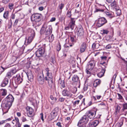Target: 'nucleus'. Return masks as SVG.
Returning <instances> with one entry per match:
<instances>
[{
  "label": "nucleus",
  "instance_id": "obj_1",
  "mask_svg": "<svg viewBox=\"0 0 127 127\" xmlns=\"http://www.w3.org/2000/svg\"><path fill=\"white\" fill-rule=\"evenodd\" d=\"M14 98L12 95L9 94L5 98V102H2V105L4 109H5L6 111L4 112V113H6L8 112L9 109L12 105V103L14 101Z\"/></svg>",
  "mask_w": 127,
  "mask_h": 127
},
{
  "label": "nucleus",
  "instance_id": "obj_2",
  "mask_svg": "<svg viewBox=\"0 0 127 127\" xmlns=\"http://www.w3.org/2000/svg\"><path fill=\"white\" fill-rule=\"evenodd\" d=\"M52 28L51 25H49L47 27L45 26H43L40 31L41 34L44 33L46 35L50 34L52 33Z\"/></svg>",
  "mask_w": 127,
  "mask_h": 127
},
{
  "label": "nucleus",
  "instance_id": "obj_3",
  "mask_svg": "<svg viewBox=\"0 0 127 127\" xmlns=\"http://www.w3.org/2000/svg\"><path fill=\"white\" fill-rule=\"evenodd\" d=\"M45 44H44L40 48H38L35 52L36 56L38 57L42 56L45 52Z\"/></svg>",
  "mask_w": 127,
  "mask_h": 127
},
{
  "label": "nucleus",
  "instance_id": "obj_4",
  "mask_svg": "<svg viewBox=\"0 0 127 127\" xmlns=\"http://www.w3.org/2000/svg\"><path fill=\"white\" fill-rule=\"evenodd\" d=\"M88 117L86 115L84 116L79 121L77 125L79 127L85 125L89 121Z\"/></svg>",
  "mask_w": 127,
  "mask_h": 127
},
{
  "label": "nucleus",
  "instance_id": "obj_5",
  "mask_svg": "<svg viewBox=\"0 0 127 127\" xmlns=\"http://www.w3.org/2000/svg\"><path fill=\"white\" fill-rule=\"evenodd\" d=\"M107 22V21L104 17L99 18L96 24V26L98 27H100Z\"/></svg>",
  "mask_w": 127,
  "mask_h": 127
},
{
  "label": "nucleus",
  "instance_id": "obj_6",
  "mask_svg": "<svg viewBox=\"0 0 127 127\" xmlns=\"http://www.w3.org/2000/svg\"><path fill=\"white\" fill-rule=\"evenodd\" d=\"M97 110L96 109H94L90 110L87 112V117L90 119L93 118L95 117Z\"/></svg>",
  "mask_w": 127,
  "mask_h": 127
},
{
  "label": "nucleus",
  "instance_id": "obj_7",
  "mask_svg": "<svg viewBox=\"0 0 127 127\" xmlns=\"http://www.w3.org/2000/svg\"><path fill=\"white\" fill-rule=\"evenodd\" d=\"M37 79L38 81L40 84L42 85L44 84V79L43 71L42 73H40L38 74L37 76Z\"/></svg>",
  "mask_w": 127,
  "mask_h": 127
},
{
  "label": "nucleus",
  "instance_id": "obj_8",
  "mask_svg": "<svg viewBox=\"0 0 127 127\" xmlns=\"http://www.w3.org/2000/svg\"><path fill=\"white\" fill-rule=\"evenodd\" d=\"M41 14L36 13L33 14L31 17V20L33 21H40L41 20Z\"/></svg>",
  "mask_w": 127,
  "mask_h": 127
},
{
  "label": "nucleus",
  "instance_id": "obj_9",
  "mask_svg": "<svg viewBox=\"0 0 127 127\" xmlns=\"http://www.w3.org/2000/svg\"><path fill=\"white\" fill-rule=\"evenodd\" d=\"M27 111V115L29 117H32L34 115L33 114V109L31 107L27 106L26 108Z\"/></svg>",
  "mask_w": 127,
  "mask_h": 127
},
{
  "label": "nucleus",
  "instance_id": "obj_10",
  "mask_svg": "<svg viewBox=\"0 0 127 127\" xmlns=\"http://www.w3.org/2000/svg\"><path fill=\"white\" fill-rule=\"evenodd\" d=\"M31 33L30 36L28 37L27 39H26L25 42L27 41V44L30 43L32 41L35 35V33L34 30L31 31Z\"/></svg>",
  "mask_w": 127,
  "mask_h": 127
},
{
  "label": "nucleus",
  "instance_id": "obj_11",
  "mask_svg": "<svg viewBox=\"0 0 127 127\" xmlns=\"http://www.w3.org/2000/svg\"><path fill=\"white\" fill-rule=\"evenodd\" d=\"M59 110V108L58 107L55 108L51 112L50 114L52 117L53 119L56 117L57 115Z\"/></svg>",
  "mask_w": 127,
  "mask_h": 127
},
{
  "label": "nucleus",
  "instance_id": "obj_12",
  "mask_svg": "<svg viewBox=\"0 0 127 127\" xmlns=\"http://www.w3.org/2000/svg\"><path fill=\"white\" fill-rule=\"evenodd\" d=\"M99 122L98 120H95L90 122L88 125V127H95L98 124Z\"/></svg>",
  "mask_w": 127,
  "mask_h": 127
},
{
  "label": "nucleus",
  "instance_id": "obj_13",
  "mask_svg": "<svg viewBox=\"0 0 127 127\" xmlns=\"http://www.w3.org/2000/svg\"><path fill=\"white\" fill-rule=\"evenodd\" d=\"M70 19L71 20L69 24V26L70 27L71 29L72 30H73L75 25V20L77 19L72 18L71 17Z\"/></svg>",
  "mask_w": 127,
  "mask_h": 127
},
{
  "label": "nucleus",
  "instance_id": "obj_14",
  "mask_svg": "<svg viewBox=\"0 0 127 127\" xmlns=\"http://www.w3.org/2000/svg\"><path fill=\"white\" fill-rule=\"evenodd\" d=\"M95 65V64L93 61H92L89 62V63L86 66V68L88 70H91L94 68Z\"/></svg>",
  "mask_w": 127,
  "mask_h": 127
},
{
  "label": "nucleus",
  "instance_id": "obj_15",
  "mask_svg": "<svg viewBox=\"0 0 127 127\" xmlns=\"http://www.w3.org/2000/svg\"><path fill=\"white\" fill-rule=\"evenodd\" d=\"M86 43V42H84L81 44L80 49V51L81 53H83L85 51L87 47Z\"/></svg>",
  "mask_w": 127,
  "mask_h": 127
},
{
  "label": "nucleus",
  "instance_id": "obj_16",
  "mask_svg": "<svg viewBox=\"0 0 127 127\" xmlns=\"http://www.w3.org/2000/svg\"><path fill=\"white\" fill-rule=\"evenodd\" d=\"M77 33L78 36H83L84 34V31L82 27L80 26L78 27L77 29Z\"/></svg>",
  "mask_w": 127,
  "mask_h": 127
},
{
  "label": "nucleus",
  "instance_id": "obj_17",
  "mask_svg": "<svg viewBox=\"0 0 127 127\" xmlns=\"http://www.w3.org/2000/svg\"><path fill=\"white\" fill-rule=\"evenodd\" d=\"M106 67V66H103V67H102V69L101 71L97 74V75L98 77L100 78L103 76L106 70L105 68Z\"/></svg>",
  "mask_w": 127,
  "mask_h": 127
},
{
  "label": "nucleus",
  "instance_id": "obj_18",
  "mask_svg": "<svg viewBox=\"0 0 127 127\" xmlns=\"http://www.w3.org/2000/svg\"><path fill=\"white\" fill-rule=\"evenodd\" d=\"M15 80L16 83L17 84H19L21 83L23 81V79L22 77H21L20 75H19L17 76Z\"/></svg>",
  "mask_w": 127,
  "mask_h": 127
},
{
  "label": "nucleus",
  "instance_id": "obj_19",
  "mask_svg": "<svg viewBox=\"0 0 127 127\" xmlns=\"http://www.w3.org/2000/svg\"><path fill=\"white\" fill-rule=\"evenodd\" d=\"M62 93L63 95L64 96L71 97L72 95L70 92L65 90H64L62 91Z\"/></svg>",
  "mask_w": 127,
  "mask_h": 127
},
{
  "label": "nucleus",
  "instance_id": "obj_20",
  "mask_svg": "<svg viewBox=\"0 0 127 127\" xmlns=\"http://www.w3.org/2000/svg\"><path fill=\"white\" fill-rule=\"evenodd\" d=\"M50 80H49L48 82V83L49 87L51 88H54L55 87V84L53 81V77L50 78Z\"/></svg>",
  "mask_w": 127,
  "mask_h": 127
},
{
  "label": "nucleus",
  "instance_id": "obj_21",
  "mask_svg": "<svg viewBox=\"0 0 127 127\" xmlns=\"http://www.w3.org/2000/svg\"><path fill=\"white\" fill-rule=\"evenodd\" d=\"M111 7L113 9H118V5L117 4V2L115 0H114L110 4Z\"/></svg>",
  "mask_w": 127,
  "mask_h": 127
},
{
  "label": "nucleus",
  "instance_id": "obj_22",
  "mask_svg": "<svg viewBox=\"0 0 127 127\" xmlns=\"http://www.w3.org/2000/svg\"><path fill=\"white\" fill-rule=\"evenodd\" d=\"M77 39L76 35H72L70 36V40L72 42V44L69 45L71 47L74 44V43L76 42Z\"/></svg>",
  "mask_w": 127,
  "mask_h": 127
},
{
  "label": "nucleus",
  "instance_id": "obj_23",
  "mask_svg": "<svg viewBox=\"0 0 127 127\" xmlns=\"http://www.w3.org/2000/svg\"><path fill=\"white\" fill-rule=\"evenodd\" d=\"M8 79L5 78L2 81L1 84V86L2 87H4L7 85L8 83Z\"/></svg>",
  "mask_w": 127,
  "mask_h": 127
},
{
  "label": "nucleus",
  "instance_id": "obj_24",
  "mask_svg": "<svg viewBox=\"0 0 127 127\" xmlns=\"http://www.w3.org/2000/svg\"><path fill=\"white\" fill-rule=\"evenodd\" d=\"M45 70L47 72L46 73L47 76L49 78H52V73L50 72V70L49 68L48 67L46 68L45 69Z\"/></svg>",
  "mask_w": 127,
  "mask_h": 127
},
{
  "label": "nucleus",
  "instance_id": "obj_25",
  "mask_svg": "<svg viewBox=\"0 0 127 127\" xmlns=\"http://www.w3.org/2000/svg\"><path fill=\"white\" fill-rule=\"evenodd\" d=\"M27 77L29 80L31 81L32 80L33 78V76L31 71L28 72L26 73Z\"/></svg>",
  "mask_w": 127,
  "mask_h": 127
},
{
  "label": "nucleus",
  "instance_id": "obj_26",
  "mask_svg": "<svg viewBox=\"0 0 127 127\" xmlns=\"http://www.w3.org/2000/svg\"><path fill=\"white\" fill-rule=\"evenodd\" d=\"M101 80L99 79H96L95 80L93 84V86L95 88L96 87L98 86L99 85L100 83Z\"/></svg>",
  "mask_w": 127,
  "mask_h": 127
},
{
  "label": "nucleus",
  "instance_id": "obj_27",
  "mask_svg": "<svg viewBox=\"0 0 127 127\" xmlns=\"http://www.w3.org/2000/svg\"><path fill=\"white\" fill-rule=\"evenodd\" d=\"M104 12L106 14V17H108L110 19L114 17L111 12L105 11Z\"/></svg>",
  "mask_w": 127,
  "mask_h": 127
},
{
  "label": "nucleus",
  "instance_id": "obj_28",
  "mask_svg": "<svg viewBox=\"0 0 127 127\" xmlns=\"http://www.w3.org/2000/svg\"><path fill=\"white\" fill-rule=\"evenodd\" d=\"M72 80L74 82H78L79 83H80V81L79 80V77L77 75H74L72 78Z\"/></svg>",
  "mask_w": 127,
  "mask_h": 127
},
{
  "label": "nucleus",
  "instance_id": "obj_29",
  "mask_svg": "<svg viewBox=\"0 0 127 127\" xmlns=\"http://www.w3.org/2000/svg\"><path fill=\"white\" fill-rule=\"evenodd\" d=\"M124 118H125L126 120L127 119L125 117H123L122 118H121V122L117 123L115 127H121L123 124Z\"/></svg>",
  "mask_w": 127,
  "mask_h": 127
},
{
  "label": "nucleus",
  "instance_id": "obj_30",
  "mask_svg": "<svg viewBox=\"0 0 127 127\" xmlns=\"http://www.w3.org/2000/svg\"><path fill=\"white\" fill-rule=\"evenodd\" d=\"M121 108L120 106L118 105H117L115 107V111L114 112V114L115 115H117L119 113Z\"/></svg>",
  "mask_w": 127,
  "mask_h": 127
},
{
  "label": "nucleus",
  "instance_id": "obj_31",
  "mask_svg": "<svg viewBox=\"0 0 127 127\" xmlns=\"http://www.w3.org/2000/svg\"><path fill=\"white\" fill-rule=\"evenodd\" d=\"M40 21H33V26L35 27H38L41 24V23L39 22Z\"/></svg>",
  "mask_w": 127,
  "mask_h": 127
},
{
  "label": "nucleus",
  "instance_id": "obj_32",
  "mask_svg": "<svg viewBox=\"0 0 127 127\" xmlns=\"http://www.w3.org/2000/svg\"><path fill=\"white\" fill-rule=\"evenodd\" d=\"M122 109L121 110L122 111H125V110L127 109V103H125L122 104Z\"/></svg>",
  "mask_w": 127,
  "mask_h": 127
},
{
  "label": "nucleus",
  "instance_id": "obj_33",
  "mask_svg": "<svg viewBox=\"0 0 127 127\" xmlns=\"http://www.w3.org/2000/svg\"><path fill=\"white\" fill-rule=\"evenodd\" d=\"M9 12L7 11H5L3 15V18L5 19H7L8 18V16L9 15Z\"/></svg>",
  "mask_w": 127,
  "mask_h": 127
},
{
  "label": "nucleus",
  "instance_id": "obj_34",
  "mask_svg": "<svg viewBox=\"0 0 127 127\" xmlns=\"http://www.w3.org/2000/svg\"><path fill=\"white\" fill-rule=\"evenodd\" d=\"M116 11V14L117 16H119L121 14V10L120 9L119 7H118V9H115Z\"/></svg>",
  "mask_w": 127,
  "mask_h": 127
},
{
  "label": "nucleus",
  "instance_id": "obj_35",
  "mask_svg": "<svg viewBox=\"0 0 127 127\" xmlns=\"http://www.w3.org/2000/svg\"><path fill=\"white\" fill-rule=\"evenodd\" d=\"M72 15L71 13V10L70 9H69L67 12L66 16L68 17L71 18Z\"/></svg>",
  "mask_w": 127,
  "mask_h": 127
},
{
  "label": "nucleus",
  "instance_id": "obj_36",
  "mask_svg": "<svg viewBox=\"0 0 127 127\" xmlns=\"http://www.w3.org/2000/svg\"><path fill=\"white\" fill-rule=\"evenodd\" d=\"M59 82L61 85V86L63 88H64L65 87L64 84V80H60Z\"/></svg>",
  "mask_w": 127,
  "mask_h": 127
},
{
  "label": "nucleus",
  "instance_id": "obj_37",
  "mask_svg": "<svg viewBox=\"0 0 127 127\" xmlns=\"http://www.w3.org/2000/svg\"><path fill=\"white\" fill-rule=\"evenodd\" d=\"M2 92L1 94V95L2 96H4L6 95L7 94V91L5 89H3L2 90Z\"/></svg>",
  "mask_w": 127,
  "mask_h": 127
},
{
  "label": "nucleus",
  "instance_id": "obj_38",
  "mask_svg": "<svg viewBox=\"0 0 127 127\" xmlns=\"http://www.w3.org/2000/svg\"><path fill=\"white\" fill-rule=\"evenodd\" d=\"M54 39V36L53 34H52L49 37V40L50 41H52Z\"/></svg>",
  "mask_w": 127,
  "mask_h": 127
},
{
  "label": "nucleus",
  "instance_id": "obj_39",
  "mask_svg": "<svg viewBox=\"0 0 127 127\" xmlns=\"http://www.w3.org/2000/svg\"><path fill=\"white\" fill-rule=\"evenodd\" d=\"M17 71L16 69L15 68H13L10 71L12 75L15 74Z\"/></svg>",
  "mask_w": 127,
  "mask_h": 127
},
{
  "label": "nucleus",
  "instance_id": "obj_40",
  "mask_svg": "<svg viewBox=\"0 0 127 127\" xmlns=\"http://www.w3.org/2000/svg\"><path fill=\"white\" fill-rule=\"evenodd\" d=\"M61 46L60 43H59L57 45L56 49L57 51H59L61 49Z\"/></svg>",
  "mask_w": 127,
  "mask_h": 127
},
{
  "label": "nucleus",
  "instance_id": "obj_41",
  "mask_svg": "<svg viewBox=\"0 0 127 127\" xmlns=\"http://www.w3.org/2000/svg\"><path fill=\"white\" fill-rule=\"evenodd\" d=\"M20 19H16L15 20L14 22V24L13 25V26H16L17 25V24L18 23V22L19 21V20Z\"/></svg>",
  "mask_w": 127,
  "mask_h": 127
},
{
  "label": "nucleus",
  "instance_id": "obj_42",
  "mask_svg": "<svg viewBox=\"0 0 127 127\" xmlns=\"http://www.w3.org/2000/svg\"><path fill=\"white\" fill-rule=\"evenodd\" d=\"M101 62H105V61H106L107 57L106 56H101Z\"/></svg>",
  "mask_w": 127,
  "mask_h": 127
},
{
  "label": "nucleus",
  "instance_id": "obj_43",
  "mask_svg": "<svg viewBox=\"0 0 127 127\" xmlns=\"http://www.w3.org/2000/svg\"><path fill=\"white\" fill-rule=\"evenodd\" d=\"M21 120L23 122H24L27 121V120L26 118L24 116H22L21 118Z\"/></svg>",
  "mask_w": 127,
  "mask_h": 127
},
{
  "label": "nucleus",
  "instance_id": "obj_44",
  "mask_svg": "<svg viewBox=\"0 0 127 127\" xmlns=\"http://www.w3.org/2000/svg\"><path fill=\"white\" fill-rule=\"evenodd\" d=\"M117 94L118 96V99L119 100H124V99L122 96L119 93H117Z\"/></svg>",
  "mask_w": 127,
  "mask_h": 127
},
{
  "label": "nucleus",
  "instance_id": "obj_45",
  "mask_svg": "<svg viewBox=\"0 0 127 127\" xmlns=\"http://www.w3.org/2000/svg\"><path fill=\"white\" fill-rule=\"evenodd\" d=\"M87 107H88L91 105L92 104V100H88L87 101Z\"/></svg>",
  "mask_w": 127,
  "mask_h": 127
},
{
  "label": "nucleus",
  "instance_id": "obj_46",
  "mask_svg": "<svg viewBox=\"0 0 127 127\" xmlns=\"http://www.w3.org/2000/svg\"><path fill=\"white\" fill-rule=\"evenodd\" d=\"M64 4L61 3L59 5L58 7L59 9L62 10V9L64 8Z\"/></svg>",
  "mask_w": 127,
  "mask_h": 127
},
{
  "label": "nucleus",
  "instance_id": "obj_47",
  "mask_svg": "<svg viewBox=\"0 0 127 127\" xmlns=\"http://www.w3.org/2000/svg\"><path fill=\"white\" fill-rule=\"evenodd\" d=\"M101 32H102L103 34H107L109 32L106 30H103L101 31Z\"/></svg>",
  "mask_w": 127,
  "mask_h": 127
},
{
  "label": "nucleus",
  "instance_id": "obj_48",
  "mask_svg": "<svg viewBox=\"0 0 127 127\" xmlns=\"http://www.w3.org/2000/svg\"><path fill=\"white\" fill-rule=\"evenodd\" d=\"M98 45V44H95L94 43L93 44L92 47L94 49L97 48L98 47H96V46H97Z\"/></svg>",
  "mask_w": 127,
  "mask_h": 127
},
{
  "label": "nucleus",
  "instance_id": "obj_49",
  "mask_svg": "<svg viewBox=\"0 0 127 127\" xmlns=\"http://www.w3.org/2000/svg\"><path fill=\"white\" fill-rule=\"evenodd\" d=\"M104 10L103 9H96L95 10V12H103Z\"/></svg>",
  "mask_w": 127,
  "mask_h": 127
},
{
  "label": "nucleus",
  "instance_id": "obj_50",
  "mask_svg": "<svg viewBox=\"0 0 127 127\" xmlns=\"http://www.w3.org/2000/svg\"><path fill=\"white\" fill-rule=\"evenodd\" d=\"M6 122V120H2L0 122V125L1 126L3 125Z\"/></svg>",
  "mask_w": 127,
  "mask_h": 127
},
{
  "label": "nucleus",
  "instance_id": "obj_51",
  "mask_svg": "<svg viewBox=\"0 0 127 127\" xmlns=\"http://www.w3.org/2000/svg\"><path fill=\"white\" fill-rule=\"evenodd\" d=\"M12 75L11 73L10 72H8L6 76L8 78H10L11 77Z\"/></svg>",
  "mask_w": 127,
  "mask_h": 127
},
{
  "label": "nucleus",
  "instance_id": "obj_52",
  "mask_svg": "<svg viewBox=\"0 0 127 127\" xmlns=\"http://www.w3.org/2000/svg\"><path fill=\"white\" fill-rule=\"evenodd\" d=\"M13 4L12 3H9L8 5L9 8L11 10L13 8Z\"/></svg>",
  "mask_w": 127,
  "mask_h": 127
},
{
  "label": "nucleus",
  "instance_id": "obj_53",
  "mask_svg": "<svg viewBox=\"0 0 127 127\" xmlns=\"http://www.w3.org/2000/svg\"><path fill=\"white\" fill-rule=\"evenodd\" d=\"M80 100H79L75 101L73 103V104L74 105L76 106V104H78Z\"/></svg>",
  "mask_w": 127,
  "mask_h": 127
},
{
  "label": "nucleus",
  "instance_id": "obj_54",
  "mask_svg": "<svg viewBox=\"0 0 127 127\" xmlns=\"http://www.w3.org/2000/svg\"><path fill=\"white\" fill-rule=\"evenodd\" d=\"M15 14H12L11 16V19L10 20H11V19H12L13 20L14 19H15Z\"/></svg>",
  "mask_w": 127,
  "mask_h": 127
},
{
  "label": "nucleus",
  "instance_id": "obj_55",
  "mask_svg": "<svg viewBox=\"0 0 127 127\" xmlns=\"http://www.w3.org/2000/svg\"><path fill=\"white\" fill-rule=\"evenodd\" d=\"M21 124L19 122L16 123L15 125V126L16 127H21Z\"/></svg>",
  "mask_w": 127,
  "mask_h": 127
},
{
  "label": "nucleus",
  "instance_id": "obj_56",
  "mask_svg": "<svg viewBox=\"0 0 127 127\" xmlns=\"http://www.w3.org/2000/svg\"><path fill=\"white\" fill-rule=\"evenodd\" d=\"M91 70H88L87 69V68L86 69V72L88 74H91Z\"/></svg>",
  "mask_w": 127,
  "mask_h": 127
},
{
  "label": "nucleus",
  "instance_id": "obj_57",
  "mask_svg": "<svg viewBox=\"0 0 127 127\" xmlns=\"http://www.w3.org/2000/svg\"><path fill=\"white\" fill-rule=\"evenodd\" d=\"M4 127H12V126L9 123H7L6 124Z\"/></svg>",
  "mask_w": 127,
  "mask_h": 127
},
{
  "label": "nucleus",
  "instance_id": "obj_58",
  "mask_svg": "<svg viewBox=\"0 0 127 127\" xmlns=\"http://www.w3.org/2000/svg\"><path fill=\"white\" fill-rule=\"evenodd\" d=\"M15 120L16 121V123L19 122V119L17 117H15Z\"/></svg>",
  "mask_w": 127,
  "mask_h": 127
},
{
  "label": "nucleus",
  "instance_id": "obj_59",
  "mask_svg": "<svg viewBox=\"0 0 127 127\" xmlns=\"http://www.w3.org/2000/svg\"><path fill=\"white\" fill-rule=\"evenodd\" d=\"M50 60L51 62L53 64L54 63V57H51L50 59Z\"/></svg>",
  "mask_w": 127,
  "mask_h": 127
},
{
  "label": "nucleus",
  "instance_id": "obj_60",
  "mask_svg": "<svg viewBox=\"0 0 127 127\" xmlns=\"http://www.w3.org/2000/svg\"><path fill=\"white\" fill-rule=\"evenodd\" d=\"M40 115L41 116V119L42 120V121H43V122H44V119L43 118V114L42 113H41L40 114Z\"/></svg>",
  "mask_w": 127,
  "mask_h": 127
},
{
  "label": "nucleus",
  "instance_id": "obj_61",
  "mask_svg": "<svg viewBox=\"0 0 127 127\" xmlns=\"http://www.w3.org/2000/svg\"><path fill=\"white\" fill-rule=\"evenodd\" d=\"M73 93L74 94H75L76 93V92L77 91V88L76 87H74V88H73Z\"/></svg>",
  "mask_w": 127,
  "mask_h": 127
},
{
  "label": "nucleus",
  "instance_id": "obj_62",
  "mask_svg": "<svg viewBox=\"0 0 127 127\" xmlns=\"http://www.w3.org/2000/svg\"><path fill=\"white\" fill-rule=\"evenodd\" d=\"M44 80H45L46 81H47L48 82L49 81V80H50V78H48V77H47V76H45V77H44Z\"/></svg>",
  "mask_w": 127,
  "mask_h": 127
},
{
  "label": "nucleus",
  "instance_id": "obj_63",
  "mask_svg": "<svg viewBox=\"0 0 127 127\" xmlns=\"http://www.w3.org/2000/svg\"><path fill=\"white\" fill-rule=\"evenodd\" d=\"M9 1V0H2V2L4 4H6Z\"/></svg>",
  "mask_w": 127,
  "mask_h": 127
},
{
  "label": "nucleus",
  "instance_id": "obj_64",
  "mask_svg": "<svg viewBox=\"0 0 127 127\" xmlns=\"http://www.w3.org/2000/svg\"><path fill=\"white\" fill-rule=\"evenodd\" d=\"M119 116L116 115H115V121H117V120H118L119 118Z\"/></svg>",
  "mask_w": 127,
  "mask_h": 127
}]
</instances>
